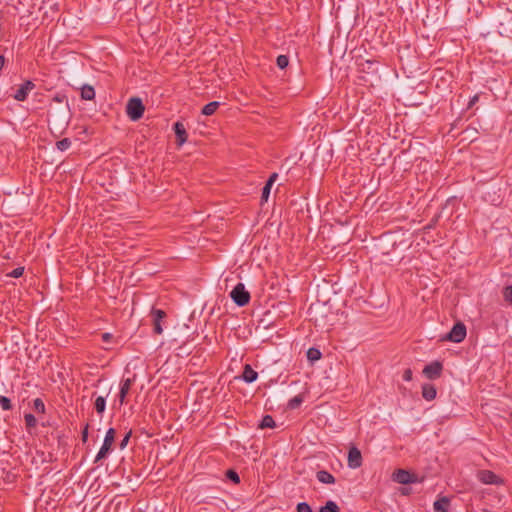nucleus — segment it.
<instances>
[{
    "mask_svg": "<svg viewBox=\"0 0 512 512\" xmlns=\"http://www.w3.org/2000/svg\"><path fill=\"white\" fill-rule=\"evenodd\" d=\"M145 107L139 97H132L128 100L126 105V114L132 121H137L142 118Z\"/></svg>",
    "mask_w": 512,
    "mask_h": 512,
    "instance_id": "f257e3e1",
    "label": "nucleus"
},
{
    "mask_svg": "<svg viewBox=\"0 0 512 512\" xmlns=\"http://www.w3.org/2000/svg\"><path fill=\"white\" fill-rule=\"evenodd\" d=\"M230 297L233 302L239 306H246L250 301V293L245 289L243 283H238L230 292Z\"/></svg>",
    "mask_w": 512,
    "mask_h": 512,
    "instance_id": "f03ea898",
    "label": "nucleus"
},
{
    "mask_svg": "<svg viewBox=\"0 0 512 512\" xmlns=\"http://www.w3.org/2000/svg\"><path fill=\"white\" fill-rule=\"evenodd\" d=\"M424 66H399V70L395 71L397 77H399L400 73L410 79L412 82L420 80L421 76L426 73V70H422Z\"/></svg>",
    "mask_w": 512,
    "mask_h": 512,
    "instance_id": "7ed1b4c3",
    "label": "nucleus"
},
{
    "mask_svg": "<svg viewBox=\"0 0 512 512\" xmlns=\"http://www.w3.org/2000/svg\"><path fill=\"white\" fill-rule=\"evenodd\" d=\"M466 326L462 322H457L449 333H447L442 340L451 341L454 343L462 342L466 337Z\"/></svg>",
    "mask_w": 512,
    "mask_h": 512,
    "instance_id": "20e7f679",
    "label": "nucleus"
},
{
    "mask_svg": "<svg viewBox=\"0 0 512 512\" xmlns=\"http://www.w3.org/2000/svg\"><path fill=\"white\" fill-rule=\"evenodd\" d=\"M115 434H116V432H115L114 428H109L107 430L103 445L95 457V460H94L95 463H97L98 461L105 458L106 455L109 453V451L111 450V447L114 443V440H115Z\"/></svg>",
    "mask_w": 512,
    "mask_h": 512,
    "instance_id": "39448f33",
    "label": "nucleus"
},
{
    "mask_svg": "<svg viewBox=\"0 0 512 512\" xmlns=\"http://www.w3.org/2000/svg\"><path fill=\"white\" fill-rule=\"evenodd\" d=\"M443 370V365L439 361H433L430 364L426 365L423 369V374L428 379H437L441 376Z\"/></svg>",
    "mask_w": 512,
    "mask_h": 512,
    "instance_id": "423d86ee",
    "label": "nucleus"
},
{
    "mask_svg": "<svg viewBox=\"0 0 512 512\" xmlns=\"http://www.w3.org/2000/svg\"><path fill=\"white\" fill-rule=\"evenodd\" d=\"M480 482L483 484H494V485H500L503 484V480L496 475L494 472L490 470H481L478 472L477 475Z\"/></svg>",
    "mask_w": 512,
    "mask_h": 512,
    "instance_id": "0eeeda50",
    "label": "nucleus"
},
{
    "mask_svg": "<svg viewBox=\"0 0 512 512\" xmlns=\"http://www.w3.org/2000/svg\"><path fill=\"white\" fill-rule=\"evenodd\" d=\"M35 87V84L31 80H26L24 83H22L19 88L15 91L13 97L17 101H24L26 100L29 92L33 90Z\"/></svg>",
    "mask_w": 512,
    "mask_h": 512,
    "instance_id": "6e6552de",
    "label": "nucleus"
},
{
    "mask_svg": "<svg viewBox=\"0 0 512 512\" xmlns=\"http://www.w3.org/2000/svg\"><path fill=\"white\" fill-rule=\"evenodd\" d=\"M392 479L399 484H411L416 481L415 476L412 473L403 469H397L393 473Z\"/></svg>",
    "mask_w": 512,
    "mask_h": 512,
    "instance_id": "1a4fd4ad",
    "label": "nucleus"
},
{
    "mask_svg": "<svg viewBox=\"0 0 512 512\" xmlns=\"http://www.w3.org/2000/svg\"><path fill=\"white\" fill-rule=\"evenodd\" d=\"M348 466L352 469L359 468L362 465V455L360 450L352 446L348 452Z\"/></svg>",
    "mask_w": 512,
    "mask_h": 512,
    "instance_id": "9d476101",
    "label": "nucleus"
},
{
    "mask_svg": "<svg viewBox=\"0 0 512 512\" xmlns=\"http://www.w3.org/2000/svg\"><path fill=\"white\" fill-rule=\"evenodd\" d=\"M151 315L153 318V330L155 334L163 332L161 321L166 317V313L161 309H152Z\"/></svg>",
    "mask_w": 512,
    "mask_h": 512,
    "instance_id": "9b49d317",
    "label": "nucleus"
},
{
    "mask_svg": "<svg viewBox=\"0 0 512 512\" xmlns=\"http://www.w3.org/2000/svg\"><path fill=\"white\" fill-rule=\"evenodd\" d=\"M134 380H135L134 378H127V379L122 380L121 386H120V391L118 394V400H119L120 405H123L126 403V397L131 389L132 384L134 383Z\"/></svg>",
    "mask_w": 512,
    "mask_h": 512,
    "instance_id": "f8f14e48",
    "label": "nucleus"
},
{
    "mask_svg": "<svg viewBox=\"0 0 512 512\" xmlns=\"http://www.w3.org/2000/svg\"><path fill=\"white\" fill-rule=\"evenodd\" d=\"M174 132L176 135V141L179 146H182L187 141V132L185 126L181 122L174 124Z\"/></svg>",
    "mask_w": 512,
    "mask_h": 512,
    "instance_id": "ddd939ff",
    "label": "nucleus"
},
{
    "mask_svg": "<svg viewBox=\"0 0 512 512\" xmlns=\"http://www.w3.org/2000/svg\"><path fill=\"white\" fill-rule=\"evenodd\" d=\"M478 128L472 125H469L462 131V140L473 142L478 138Z\"/></svg>",
    "mask_w": 512,
    "mask_h": 512,
    "instance_id": "4468645a",
    "label": "nucleus"
},
{
    "mask_svg": "<svg viewBox=\"0 0 512 512\" xmlns=\"http://www.w3.org/2000/svg\"><path fill=\"white\" fill-rule=\"evenodd\" d=\"M258 377V373L252 369V367L249 364H246L244 366V370L242 373V379L246 383H252L254 382Z\"/></svg>",
    "mask_w": 512,
    "mask_h": 512,
    "instance_id": "2eb2a0df",
    "label": "nucleus"
},
{
    "mask_svg": "<svg viewBox=\"0 0 512 512\" xmlns=\"http://www.w3.org/2000/svg\"><path fill=\"white\" fill-rule=\"evenodd\" d=\"M437 391L434 385L432 384H424L422 386V396L425 400L431 401L436 397Z\"/></svg>",
    "mask_w": 512,
    "mask_h": 512,
    "instance_id": "dca6fc26",
    "label": "nucleus"
},
{
    "mask_svg": "<svg viewBox=\"0 0 512 512\" xmlns=\"http://www.w3.org/2000/svg\"><path fill=\"white\" fill-rule=\"evenodd\" d=\"M316 478L319 482L324 484H334L335 477L326 470H320L316 473Z\"/></svg>",
    "mask_w": 512,
    "mask_h": 512,
    "instance_id": "f3484780",
    "label": "nucleus"
},
{
    "mask_svg": "<svg viewBox=\"0 0 512 512\" xmlns=\"http://www.w3.org/2000/svg\"><path fill=\"white\" fill-rule=\"evenodd\" d=\"M450 504V500L447 497H441L436 500L433 504V508L435 512H448V507Z\"/></svg>",
    "mask_w": 512,
    "mask_h": 512,
    "instance_id": "a211bd4d",
    "label": "nucleus"
},
{
    "mask_svg": "<svg viewBox=\"0 0 512 512\" xmlns=\"http://www.w3.org/2000/svg\"><path fill=\"white\" fill-rule=\"evenodd\" d=\"M80 90L83 100H93L95 98V90L91 85L84 84L80 87Z\"/></svg>",
    "mask_w": 512,
    "mask_h": 512,
    "instance_id": "6ab92c4d",
    "label": "nucleus"
},
{
    "mask_svg": "<svg viewBox=\"0 0 512 512\" xmlns=\"http://www.w3.org/2000/svg\"><path fill=\"white\" fill-rule=\"evenodd\" d=\"M220 103L218 101H212L206 104L202 108V114L206 116H210L215 113V111L218 109Z\"/></svg>",
    "mask_w": 512,
    "mask_h": 512,
    "instance_id": "aec40b11",
    "label": "nucleus"
},
{
    "mask_svg": "<svg viewBox=\"0 0 512 512\" xmlns=\"http://www.w3.org/2000/svg\"><path fill=\"white\" fill-rule=\"evenodd\" d=\"M95 410L98 414H102L106 408V399L103 396H98L94 402Z\"/></svg>",
    "mask_w": 512,
    "mask_h": 512,
    "instance_id": "412c9836",
    "label": "nucleus"
},
{
    "mask_svg": "<svg viewBox=\"0 0 512 512\" xmlns=\"http://www.w3.org/2000/svg\"><path fill=\"white\" fill-rule=\"evenodd\" d=\"M275 426H276L275 421L271 415H265L259 424V428H261V429L274 428Z\"/></svg>",
    "mask_w": 512,
    "mask_h": 512,
    "instance_id": "4be33fe9",
    "label": "nucleus"
},
{
    "mask_svg": "<svg viewBox=\"0 0 512 512\" xmlns=\"http://www.w3.org/2000/svg\"><path fill=\"white\" fill-rule=\"evenodd\" d=\"M340 509L338 507V505L332 501V500H329L325 503L324 506H322L319 510V512H339Z\"/></svg>",
    "mask_w": 512,
    "mask_h": 512,
    "instance_id": "5701e85b",
    "label": "nucleus"
},
{
    "mask_svg": "<svg viewBox=\"0 0 512 512\" xmlns=\"http://www.w3.org/2000/svg\"><path fill=\"white\" fill-rule=\"evenodd\" d=\"M307 358L311 362H315L321 358V352L317 348H309L307 351Z\"/></svg>",
    "mask_w": 512,
    "mask_h": 512,
    "instance_id": "b1692460",
    "label": "nucleus"
},
{
    "mask_svg": "<svg viewBox=\"0 0 512 512\" xmlns=\"http://www.w3.org/2000/svg\"><path fill=\"white\" fill-rule=\"evenodd\" d=\"M303 401L304 398L302 395H296L295 397L289 400L288 408L297 409L302 404Z\"/></svg>",
    "mask_w": 512,
    "mask_h": 512,
    "instance_id": "393cba45",
    "label": "nucleus"
},
{
    "mask_svg": "<svg viewBox=\"0 0 512 512\" xmlns=\"http://www.w3.org/2000/svg\"><path fill=\"white\" fill-rule=\"evenodd\" d=\"M56 146H57V148H58L60 151H66L67 149H69V148H70V146H71V141H70V139H68V138H63V139H61V140L57 141Z\"/></svg>",
    "mask_w": 512,
    "mask_h": 512,
    "instance_id": "a878e982",
    "label": "nucleus"
},
{
    "mask_svg": "<svg viewBox=\"0 0 512 512\" xmlns=\"http://www.w3.org/2000/svg\"><path fill=\"white\" fill-rule=\"evenodd\" d=\"M24 419H25L26 426L29 429L35 427L37 424V420L33 414H30V413L25 414Z\"/></svg>",
    "mask_w": 512,
    "mask_h": 512,
    "instance_id": "bb28decb",
    "label": "nucleus"
},
{
    "mask_svg": "<svg viewBox=\"0 0 512 512\" xmlns=\"http://www.w3.org/2000/svg\"><path fill=\"white\" fill-rule=\"evenodd\" d=\"M67 57H68V59L65 61V63H64V64H67L68 62H77V63H78V62H79V63H83V62H84L83 57H82V56H80V55H77V54H76V53H74V52H69V53L67 54Z\"/></svg>",
    "mask_w": 512,
    "mask_h": 512,
    "instance_id": "cd10ccee",
    "label": "nucleus"
},
{
    "mask_svg": "<svg viewBox=\"0 0 512 512\" xmlns=\"http://www.w3.org/2000/svg\"><path fill=\"white\" fill-rule=\"evenodd\" d=\"M33 407H34L35 411H37L38 413L45 412V404L40 398H36L33 401Z\"/></svg>",
    "mask_w": 512,
    "mask_h": 512,
    "instance_id": "c85d7f7f",
    "label": "nucleus"
},
{
    "mask_svg": "<svg viewBox=\"0 0 512 512\" xmlns=\"http://www.w3.org/2000/svg\"><path fill=\"white\" fill-rule=\"evenodd\" d=\"M0 406L3 410H10L12 408L11 400L6 396H0Z\"/></svg>",
    "mask_w": 512,
    "mask_h": 512,
    "instance_id": "c756f323",
    "label": "nucleus"
},
{
    "mask_svg": "<svg viewBox=\"0 0 512 512\" xmlns=\"http://www.w3.org/2000/svg\"><path fill=\"white\" fill-rule=\"evenodd\" d=\"M226 476L229 480H231L232 482H234L235 484H238L240 483V477L238 475V473L232 469L228 470L226 472Z\"/></svg>",
    "mask_w": 512,
    "mask_h": 512,
    "instance_id": "7c9ffc66",
    "label": "nucleus"
},
{
    "mask_svg": "<svg viewBox=\"0 0 512 512\" xmlns=\"http://www.w3.org/2000/svg\"><path fill=\"white\" fill-rule=\"evenodd\" d=\"M503 297L506 302L512 305V285L505 287L503 291Z\"/></svg>",
    "mask_w": 512,
    "mask_h": 512,
    "instance_id": "2f4dec72",
    "label": "nucleus"
},
{
    "mask_svg": "<svg viewBox=\"0 0 512 512\" xmlns=\"http://www.w3.org/2000/svg\"><path fill=\"white\" fill-rule=\"evenodd\" d=\"M297 512H313L310 505L307 502H300L296 506Z\"/></svg>",
    "mask_w": 512,
    "mask_h": 512,
    "instance_id": "473e14b6",
    "label": "nucleus"
},
{
    "mask_svg": "<svg viewBox=\"0 0 512 512\" xmlns=\"http://www.w3.org/2000/svg\"><path fill=\"white\" fill-rule=\"evenodd\" d=\"M271 187L272 186H270L269 184H265V186L263 187L262 194H261V200L262 201H267L268 200L269 195H270Z\"/></svg>",
    "mask_w": 512,
    "mask_h": 512,
    "instance_id": "72a5a7b5",
    "label": "nucleus"
},
{
    "mask_svg": "<svg viewBox=\"0 0 512 512\" xmlns=\"http://www.w3.org/2000/svg\"><path fill=\"white\" fill-rule=\"evenodd\" d=\"M23 272H24V268L23 267H17L15 269H13L8 274V276L13 277V278H19V277H21L23 275Z\"/></svg>",
    "mask_w": 512,
    "mask_h": 512,
    "instance_id": "f704fd0d",
    "label": "nucleus"
},
{
    "mask_svg": "<svg viewBox=\"0 0 512 512\" xmlns=\"http://www.w3.org/2000/svg\"><path fill=\"white\" fill-rule=\"evenodd\" d=\"M276 64H289V58L287 55H279L276 60Z\"/></svg>",
    "mask_w": 512,
    "mask_h": 512,
    "instance_id": "c9c22d12",
    "label": "nucleus"
},
{
    "mask_svg": "<svg viewBox=\"0 0 512 512\" xmlns=\"http://www.w3.org/2000/svg\"><path fill=\"white\" fill-rule=\"evenodd\" d=\"M88 428H89V424L87 423L82 431V434H81V439H82V442H87L88 440Z\"/></svg>",
    "mask_w": 512,
    "mask_h": 512,
    "instance_id": "e433bc0d",
    "label": "nucleus"
},
{
    "mask_svg": "<svg viewBox=\"0 0 512 512\" xmlns=\"http://www.w3.org/2000/svg\"><path fill=\"white\" fill-rule=\"evenodd\" d=\"M403 379L405 381H411L412 380V370L410 368L405 369L403 373Z\"/></svg>",
    "mask_w": 512,
    "mask_h": 512,
    "instance_id": "4c0bfd02",
    "label": "nucleus"
},
{
    "mask_svg": "<svg viewBox=\"0 0 512 512\" xmlns=\"http://www.w3.org/2000/svg\"><path fill=\"white\" fill-rule=\"evenodd\" d=\"M130 436H131V432H128L125 437L122 439V441L120 442V448L121 449H124L130 439Z\"/></svg>",
    "mask_w": 512,
    "mask_h": 512,
    "instance_id": "58836bf2",
    "label": "nucleus"
},
{
    "mask_svg": "<svg viewBox=\"0 0 512 512\" xmlns=\"http://www.w3.org/2000/svg\"><path fill=\"white\" fill-rule=\"evenodd\" d=\"M478 100H479V95H478V94L474 95V96L470 99V101H469V103H468V108L473 107V106L478 102Z\"/></svg>",
    "mask_w": 512,
    "mask_h": 512,
    "instance_id": "ea45409f",
    "label": "nucleus"
},
{
    "mask_svg": "<svg viewBox=\"0 0 512 512\" xmlns=\"http://www.w3.org/2000/svg\"><path fill=\"white\" fill-rule=\"evenodd\" d=\"M278 177V174L277 173H272L270 176H269V179L267 180L266 184H269L270 186L273 185V183L276 181Z\"/></svg>",
    "mask_w": 512,
    "mask_h": 512,
    "instance_id": "a19ab883",
    "label": "nucleus"
},
{
    "mask_svg": "<svg viewBox=\"0 0 512 512\" xmlns=\"http://www.w3.org/2000/svg\"><path fill=\"white\" fill-rule=\"evenodd\" d=\"M112 339V335L110 333H103L102 334V340L104 342H109Z\"/></svg>",
    "mask_w": 512,
    "mask_h": 512,
    "instance_id": "79ce46f5",
    "label": "nucleus"
},
{
    "mask_svg": "<svg viewBox=\"0 0 512 512\" xmlns=\"http://www.w3.org/2000/svg\"><path fill=\"white\" fill-rule=\"evenodd\" d=\"M68 125V118L67 117H64L62 120H61V123L59 125V128H62V127H66Z\"/></svg>",
    "mask_w": 512,
    "mask_h": 512,
    "instance_id": "37998d69",
    "label": "nucleus"
},
{
    "mask_svg": "<svg viewBox=\"0 0 512 512\" xmlns=\"http://www.w3.org/2000/svg\"><path fill=\"white\" fill-rule=\"evenodd\" d=\"M64 99V96H59V95H56L53 100L56 101V102H62Z\"/></svg>",
    "mask_w": 512,
    "mask_h": 512,
    "instance_id": "c03bdc74",
    "label": "nucleus"
},
{
    "mask_svg": "<svg viewBox=\"0 0 512 512\" xmlns=\"http://www.w3.org/2000/svg\"><path fill=\"white\" fill-rule=\"evenodd\" d=\"M5 56L4 55H0V64H5Z\"/></svg>",
    "mask_w": 512,
    "mask_h": 512,
    "instance_id": "a18cd8bd",
    "label": "nucleus"
},
{
    "mask_svg": "<svg viewBox=\"0 0 512 512\" xmlns=\"http://www.w3.org/2000/svg\"><path fill=\"white\" fill-rule=\"evenodd\" d=\"M366 64H372V61L367 60V61H366Z\"/></svg>",
    "mask_w": 512,
    "mask_h": 512,
    "instance_id": "49530a36",
    "label": "nucleus"
},
{
    "mask_svg": "<svg viewBox=\"0 0 512 512\" xmlns=\"http://www.w3.org/2000/svg\"><path fill=\"white\" fill-rule=\"evenodd\" d=\"M511 416H512V412H511Z\"/></svg>",
    "mask_w": 512,
    "mask_h": 512,
    "instance_id": "de8ad7c7",
    "label": "nucleus"
}]
</instances>
